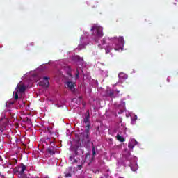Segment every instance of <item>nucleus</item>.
I'll return each mask as SVG.
<instances>
[{"mask_svg": "<svg viewBox=\"0 0 178 178\" xmlns=\"http://www.w3.org/2000/svg\"><path fill=\"white\" fill-rule=\"evenodd\" d=\"M115 91H116L117 94H119V93L120 92L119 90H116Z\"/></svg>", "mask_w": 178, "mask_h": 178, "instance_id": "27", "label": "nucleus"}, {"mask_svg": "<svg viewBox=\"0 0 178 178\" xmlns=\"http://www.w3.org/2000/svg\"><path fill=\"white\" fill-rule=\"evenodd\" d=\"M74 154L75 155H79V152H77V149H75Z\"/></svg>", "mask_w": 178, "mask_h": 178, "instance_id": "24", "label": "nucleus"}, {"mask_svg": "<svg viewBox=\"0 0 178 178\" xmlns=\"http://www.w3.org/2000/svg\"><path fill=\"white\" fill-rule=\"evenodd\" d=\"M91 127V124H88L86 126V129H85V134H90V127Z\"/></svg>", "mask_w": 178, "mask_h": 178, "instance_id": "13", "label": "nucleus"}, {"mask_svg": "<svg viewBox=\"0 0 178 178\" xmlns=\"http://www.w3.org/2000/svg\"><path fill=\"white\" fill-rule=\"evenodd\" d=\"M21 102L23 104V105L24 106V102L23 101H21Z\"/></svg>", "mask_w": 178, "mask_h": 178, "instance_id": "29", "label": "nucleus"}, {"mask_svg": "<svg viewBox=\"0 0 178 178\" xmlns=\"http://www.w3.org/2000/svg\"><path fill=\"white\" fill-rule=\"evenodd\" d=\"M106 97H110V98H116L113 90L111 89L106 90Z\"/></svg>", "mask_w": 178, "mask_h": 178, "instance_id": "8", "label": "nucleus"}, {"mask_svg": "<svg viewBox=\"0 0 178 178\" xmlns=\"http://www.w3.org/2000/svg\"><path fill=\"white\" fill-rule=\"evenodd\" d=\"M177 2V0H175Z\"/></svg>", "mask_w": 178, "mask_h": 178, "instance_id": "31", "label": "nucleus"}, {"mask_svg": "<svg viewBox=\"0 0 178 178\" xmlns=\"http://www.w3.org/2000/svg\"><path fill=\"white\" fill-rule=\"evenodd\" d=\"M79 79H80V71L79 70V68H77L75 79L78 80Z\"/></svg>", "mask_w": 178, "mask_h": 178, "instance_id": "14", "label": "nucleus"}, {"mask_svg": "<svg viewBox=\"0 0 178 178\" xmlns=\"http://www.w3.org/2000/svg\"><path fill=\"white\" fill-rule=\"evenodd\" d=\"M118 42L120 44V47L119 48H115V51H119V49H122V47L124 45V38L121 36L118 38Z\"/></svg>", "mask_w": 178, "mask_h": 178, "instance_id": "7", "label": "nucleus"}, {"mask_svg": "<svg viewBox=\"0 0 178 178\" xmlns=\"http://www.w3.org/2000/svg\"><path fill=\"white\" fill-rule=\"evenodd\" d=\"M65 84H66L67 88H69V90L70 91H72V92H73V94H74V92H76V83L72 82V81H67V82H65Z\"/></svg>", "mask_w": 178, "mask_h": 178, "instance_id": "5", "label": "nucleus"}, {"mask_svg": "<svg viewBox=\"0 0 178 178\" xmlns=\"http://www.w3.org/2000/svg\"><path fill=\"white\" fill-rule=\"evenodd\" d=\"M78 167L79 168V169H81V168H83L81 165H78Z\"/></svg>", "mask_w": 178, "mask_h": 178, "instance_id": "26", "label": "nucleus"}, {"mask_svg": "<svg viewBox=\"0 0 178 178\" xmlns=\"http://www.w3.org/2000/svg\"><path fill=\"white\" fill-rule=\"evenodd\" d=\"M55 139H53V140H47V143H49L51 146H49L47 148V154H49L50 155H55V145L54 144V141Z\"/></svg>", "mask_w": 178, "mask_h": 178, "instance_id": "4", "label": "nucleus"}, {"mask_svg": "<svg viewBox=\"0 0 178 178\" xmlns=\"http://www.w3.org/2000/svg\"><path fill=\"white\" fill-rule=\"evenodd\" d=\"M65 177H72V173L69 172L65 174Z\"/></svg>", "mask_w": 178, "mask_h": 178, "instance_id": "22", "label": "nucleus"}, {"mask_svg": "<svg viewBox=\"0 0 178 178\" xmlns=\"http://www.w3.org/2000/svg\"><path fill=\"white\" fill-rule=\"evenodd\" d=\"M0 130H1V133H2V131H3V129H0Z\"/></svg>", "mask_w": 178, "mask_h": 178, "instance_id": "30", "label": "nucleus"}, {"mask_svg": "<svg viewBox=\"0 0 178 178\" xmlns=\"http://www.w3.org/2000/svg\"><path fill=\"white\" fill-rule=\"evenodd\" d=\"M43 79L44 81H40L39 82V86H41L44 88H47V87H49V81H48L49 78H48V76H44Z\"/></svg>", "mask_w": 178, "mask_h": 178, "instance_id": "6", "label": "nucleus"}, {"mask_svg": "<svg viewBox=\"0 0 178 178\" xmlns=\"http://www.w3.org/2000/svg\"><path fill=\"white\" fill-rule=\"evenodd\" d=\"M94 30L96 31V35L97 37H104V32H103V30H104V28L101 27V26H93L92 28H91V31H94Z\"/></svg>", "mask_w": 178, "mask_h": 178, "instance_id": "3", "label": "nucleus"}, {"mask_svg": "<svg viewBox=\"0 0 178 178\" xmlns=\"http://www.w3.org/2000/svg\"><path fill=\"white\" fill-rule=\"evenodd\" d=\"M16 101H17V99H14V100H10L9 102H8V105H14V104L16 103Z\"/></svg>", "mask_w": 178, "mask_h": 178, "instance_id": "16", "label": "nucleus"}, {"mask_svg": "<svg viewBox=\"0 0 178 178\" xmlns=\"http://www.w3.org/2000/svg\"><path fill=\"white\" fill-rule=\"evenodd\" d=\"M16 163H17V160L15 159H14L13 160V165H16Z\"/></svg>", "mask_w": 178, "mask_h": 178, "instance_id": "23", "label": "nucleus"}, {"mask_svg": "<svg viewBox=\"0 0 178 178\" xmlns=\"http://www.w3.org/2000/svg\"><path fill=\"white\" fill-rule=\"evenodd\" d=\"M86 134V140L88 141V143H90V141L91 140L90 139V134Z\"/></svg>", "mask_w": 178, "mask_h": 178, "instance_id": "17", "label": "nucleus"}, {"mask_svg": "<svg viewBox=\"0 0 178 178\" xmlns=\"http://www.w3.org/2000/svg\"><path fill=\"white\" fill-rule=\"evenodd\" d=\"M92 155H95V147L92 146Z\"/></svg>", "mask_w": 178, "mask_h": 178, "instance_id": "19", "label": "nucleus"}, {"mask_svg": "<svg viewBox=\"0 0 178 178\" xmlns=\"http://www.w3.org/2000/svg\"><path fill=\"white\" fill-rule=\"evenodd\" d=\"M106 44V38H104L102 41V45H105Z\"/></svg>", "mask_w": 178, "mask_h": 178, "instance_id": "20", "label": "nucleus"}, {"mask_svg": "<svg viewBox=\"0 0 178 178\" xmlns=\"http://www.w3.org/2000/svg\"><path fill=\"white\" fill-rule=\"evenodd\" d=\"M134 143H136V140H131V141H129V143H128V147L129 148V149H133L135 147V144Z\"/></svg>", "mask_w": 178, "mask_h": 178, "instance_id": "11", "label": "nucleus"}, {"mask_svg": "<svg viewBox=\"0 0 178 178\" xmlns=\"http://www.w3.org/2000/svg\"><path fill=\"white\" fill-rule=\"evenodd\" d=\"M26 170H27V167L24 163H21L13 169L14 173L19 175V176H23Z\"/></svg>", "mask_w": 178, "mask_h": 178, "instance_id": "2", "label": "nucleus"}, {"mask_svg": "<svg viewBox=\"0 0 178 178\" xmlns=\"http://www.w3.org/2000/svg\"><path fill=\"white\" fill-rule=\"evenodd\" d=\"M70 161H72V159H74L73 163H77V159H73V157L70 156Z\"/></svg>", "mask_w": 178, "mask_h": 178, "instance_id": "21", "label": "nucleus"}, {"mask_svg": "<svg viewBox=\"0 0 178 178\" xmlns=\"http://www.w3.org/2000/svg\"><path fill=\"white\" fill-rule=\"evenodd\" d=\"M118 77L119 79H120L121 80H126L127 79V74L121 72L118 74Z\"/></svg>", "mask_w": 178, "mask_h": 178, "instance_id": "10", "label": "nucleus"}, {"mask_svg": "<svg viewBox=\"0 0 178 178\" xmlns=\"http://www.w3.org/2000/svg\"><path fill=\"white\" fill-rule=\"evenodd\" d=\"M106 54H109L112 51V48L109 46L106 47L105 48Z\"/></svg>", "mask_w": 178, "mask_h": 178, "instance_id": "15", "label": "nucleus"}, {"mask_svg": "<svg viewBox=\"0 0 178 178\" xmlns=\"http://www.w3.org/2000/svg\"><path fill=\"white\" fill-rule=\"evenodd\" d=\"M2 161V156H0V162Z\"/></svg>", "mask_w": 178, "mask_h": 178, "instance_id": "28", "label": "nucleus"}, {"mask_svg": "<svg viewBox=\"0 0 178 178\" xmlns=\"http://www.w3.org/2000/svg\"><path fill=\"white\" fill-rule=\"evenodd\" d=\"M52 127H47V131L49 132V133H50V134H52Z\"/></svg>", "mask_w": 178, "mask_h": 178, "instance_id": "18", "label": "nucleus"}, {"mask_svg": "<svg viewBox=\"0 0 178 178\" xmlns=\"http://www.w3.org/2000/svg\"><path fill=\"white\" fill-rule=\"evenodd\" d=\"M68 76H70V77H73V75H72L70 73H68Z\"/></svg>", "mask_w": 178, "mask_h": 178, "instance_id": "25", "label": "nucleus"}, {"mask_svg": "<svg viewBox=\"0 0 178 178\" xmlns=\"http://www.w3.org/2000/svg\"><path fill=\"white\" fill-rule=\"evenodd\" d=\"M27 87L23 83H18L15 88V99H19V94H23Z\"/></svg>", "mask_w": 178, "mask_h": 178, "instance_id": "1", "label": "nucleus"}, {"mask_svg": "<svg viewBox=\"0 0 178 178\" xmlns=\"http://www.w3.org/2000/svg\"><path fill=\"white\" fill-rule=\"evenodd\" d=\"M116 138L118 141H120V143H124V141H126V139H124L123 136H121L119 134H117Z\"/></svg>", "mask_w": 178, "mask_h": 178, "instance_id": "12", "label": "nucleus"}, {"mask_svg": "<svg viewBox=\"0 0 178 178\" xmlns=\"http://www.w3.org/2000/svg\"><path fill=\"white\" fill-rule=\"evenodd\" d=\"M88 112V114L85 116L84 118V120H83V123L85 124H91L90 123V113H89V111H87Z\"/></svg>", "mask_w": 178, "mask_h": 178, "instance_id": "9", "label": "nucleus"}]
</instances>
